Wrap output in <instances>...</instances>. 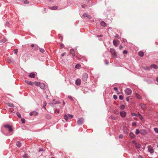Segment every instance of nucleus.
<instances>
[{
	"instance_id": "1",
	"label": "nucleus",
	"mask_w": 158,
	"mask_h": 158,
	"mask_svg": "<svg viewBox=\"0 0 158 158\" xmlns=\"http://www.w3.org/2000/svg\"><path fill=\"white\" fill-rule=\"evenodd\" d=\"M110 52L112 55V56L114 58L117 57L116 52L115 50L113 48H110Z\"/></svg>"
},
{
	"instance_id": "2",
	"label": "nucleus",
	"mask_w": 158,
	"mask_h": 158,
	"mask_svg": "<svg viewBox=\"0 0 158 158\" xmlns=\"http://www.w3.org/2000/svg\"><path fill=\"white\" fill-rule=\"evenodd\" d=\"M4 127L7 129L9 132H12L13 131V129L10 125L8 124H5L4 126Z\"/></svg>"
},
{
	"instance_id": "3",
	"label": "nucleus",
	"mask_w": 158,
	"mask_h": 158,
	"mask_svg": "<svg viewBox=\"0 0 158 158\" xmlns=\"http://www.w3.org/2000/svg\"><path fill=\"white\" fill-rule=\"evenodd\" d=\"M36 85L37 86H39L42 89H45V86L44 84L38 82L36 83Z\"/></svg>"
},
{
	"instance_id": "4",
	"label": "nucleus",
	"mask_w": 158,
	"mask_h": 158,
	"mask_svg": "<svg viewBox=\"0 0 158 158\" xmlns=\"http://www.w3.org/2000/svg\"><path fill=\"white\" fill-rule=\"evenodd\" d=\"M152 68H153L155 69H157L158 68V67L156 64H152L150 65V67H147V69L148 70H150Z\"/></svg>"
},
{
	"instance_id": "5",
	"label": "nucleus",
	"mask_w": 158,
	"mask_h": 158,
	"mask_svg": "<svg viewBox=\"0 0 158 158\" xmlns=\"http://www.w3.org/2000/svg\"><path fill=\"white\" fill-rule=\"evenodd\" d=\"M125 92L127 95H130L131 94L132 91L131 89L129 88H127L125 90Z\"/></svg>"
},
{
	"instance_id": "6",
	"label": "nucleus",
	"mask_w": 158,
	"mask_h": 158,
	"mask_svg": "<svg viewBox=\"0 0 158 158\" xmlns=\"http://www.w3.org/2000/svg\"><path fill=\"white\" fill-rule=\"evenodd\" d=\"M84 122V119L82 118H80L77 121V123L78 125H81Z\"/></svg>"
},
{
	"instance_id": "7",
	"label": "nucleus",
	"mask_w": 158,
	"mask_h": 158,
	"mask_svg": "<svg viewBox=\"0 0 158 158\" xmlns=\"http://www.w3.org/2000/svg\"><path fill=\"white\" fill-rule=\"evenodd\" d=\"M88 77V75L87 73H84L83 74L82 76V79L83 81H85L87 80Z\"/></svg>"
},
{
	"instance_id": "8",
	"label": "nucleus",
	"mask_w": 158,
	"mask_h": 158,
	"mask_svg": "<svg viewBox=\"0 0 158 158\" xmlns=\"http://www.w3.org/2000/svg\"><path fill=\"white\" fill-rule=\"evenodd\" d=\"M148 152L151 153H152L154 152V149L153 148L151 147V146H148Z\"/></svg>"
},
{
	"instance_id": "9",
	"label": "nucleus",
	"mask_w": 158,
	"mask_h": 158,
	"mask_svg": "<svg viewBox=\"0 0 158 158\" xmlns=\"http://www.w3.org/2000/svg\"><path fill=\"white\" fill-rule=\"evenodd\" d=\"M81 81L79 78H77L75 81V84L77 85H80L81 84Z\"/></svg>"
},
{
	"instance_id": "10",
	"label": "nucleus",
	"mask_w": 158,
	"mask_h": 158,
	"mask_svg": "<svg viewBox=\"0 0 158 158\" xmlns=\"http://www.w3.org/2000/svg\"><path fill=\"white\" fill-rule=\"evenodd\" d=\"M120 114L122 117L124 118L126 115V113L125 111H123L120 112Z\"/></svg>"
},
{
	"instance_id": "11",
	"label": "nucleus",
	"mask_w": 158,
	"mask_h": 158,
	"mask_svg": "<svg viewBox=\"0 0 158 158\" xmlns=\"http://www.w3.org/2000/svg\"><path fill=\"white\" fill-rule=\"evenodd\" d=\"M82 16L84 17H88L89 19H90L91 18V16L89 15L86 13H84L83 15Z\"/></svg>"
},
{
	"instance_id": "12",
	"label": "nucleus",
	"mask_w": 158,
	"mask_h": 158,
	"mask_svg": "<svg viewBox=\"0 0 158 158\" xmlns=\"http://www.w3.org/2000/svg\"><path fill=\"white\" fill-rule=\"evenodd\" d=\"M38 112L36 111L31 112L30 113V116H32L33 115H38Z\"/></svg>"
},
{
	"instance_id": "13",
	"label": "nucleus",
	"mask_w": 158,
	"mask_h": 158,
	"mask_svg": "<svg viewBox=\"0 0 158 158\" xmlns=\"http://www.w3.org/2000/svg\"><path fill=\"white\" fill-rule=\"evenodd\" d=\"M140 133L142 135H145L147 134L146 131L143 129H142L140 131Z\"/></svg>"
},
{
	"instance_id": "14",
	"label": "nucleus",
	"mask_w": 158,
	"mask_h": 158,
	"mask_svg": "<svg viewBox=\"0 0 158 158\" xmlns=\"http://www.w3.org/2000/svg\"><path fill=\"white\" fill-rule=\"evenodd\" d=\"M129 136L131 139H133L135 137V135L132 132H131L130 133Z\"/></svg>"
},
{
	"instance_id": "15",
	"label": "nucleus",
	"mask_w": 158,
	"mask_h": 158,
	"mask_svg": "<svg viewBox=\"0 0 158 158\" xmlns=\"http://www.w3.org/2000/svg\"><path fill=\"white\" fill-rule=\"evenodd\" d=\"M100 25L102 26L103 27H105L106 26V23L104 21L101 22L100 23Z\"/></svg>"
},
{
	"instance_id": "16",
	"label": "nucleus",
	"mask_w": 158,
	"mask_h": 158,
	"mask_svg": "<svg viewBox=\"0 0 158 158\" xmlns=\"http://www.w3.org/2000/svg\"><path fill=\"white\" fill-rule=\"evenodd\" d=\"M28 76L31 78H34L35 77V74L33 73H31L28 75Z\"/></svg>"
},
{
	"instance_id": "17",
	"label": "nucleus",
	"mask_w": 158,
	"mask_h": 158,
	"mask_svg": "<svg viewBox=\"0 0 158 158\" xmlns=\"http://www.w3.org/2000/svg\"><path fill=\"white\" fill-rule=\"evenodd\" d=\"M57 6H53L50 7H49V8L51 10H56L58 8Z\"/></svg>"
},
{
	"instance_id": "18",
	"label": "nucleus",
	"mask_w": 158,
	"mask_h": 158,
	"mask_svg": "<svg viewBox=\"0 0 158 158\" xmlns=\"http://www.w3.org/2000/svg\"><path fill=\"white\" fill-rule=\"evenodd\" d=\"M70 53L72 54V56H75V54L74 53V51L73 49H71L70 51Z\"/></svg>"
},
{
	"instance_id": "19",
	"label": "nucleus",
	"mask_w": 158,
	"mask_h": 158,
	"mask_svg": "<svg viewBox=\"0 0 158 158\" xmlns=\"http://www.w3.org/2000/svg\"><path fill=\"white\" fill-rule=\"evenodd\" d=\"M16 145L19 148H20L21 146V143L20 141H18L16 142Z\"/></svg>"
},
{
	"instance_id": "20",
	"label": "nucleus",
	"mask_w": 158,
	"mask_h": 158,
	"mask_svg": "<svg viewBox=\"0 0 158 158\" xmlns=\"http://www.w3.org/2000/svg\"><path fill=\"white\" fill-rule=\"evenodd\" d=\"M64 118L66 121H68L69 119L68 115L65 114L64 116Z\"/></svg>"
},
{
	"instance_id": "21",
	"label": "nucleus",
	"mask_w": 158,
	"mask_h": 158,
	"mask_svg": "<svg viewBox=\"0 0 158 158\" xmlns=\"http://www.w3.org/2000/svg\"><path fill=\"white\" fill-rule=\"evenodd\" d=\"M138 54L140 57H143L144 55V53L143 52L140 51L139 52Z\"/></svg>"
},
{
	"instance_id": "22",
	"label": "nucleus",
	"mask_w": 158,
	"mask_h": 158,
	"mask_svg": "<svg viewBox=\"0 0 158 158\" xmlns=\"http://www.w3.org/2000/svg\"><path fill=\"white\" fill-rule=\"evenodd\" d=\"M8 106L10 107H14V105L12 103H8Z\"/></svg>"
},
{
	"instance_id": "23",
	"label": "nucleus",
	"mask_w": 158,
	"mask_h": 158,
	"mask_svg": "<svg viewBox=\"0 0 158 158\" xmlns=\"http://www.w3.org/2000/svg\"><path fill=\"white\" fill-rule=\"evenodd\" d=\"M140 106L143 109H146V105L143 104H140Z\"/></svg>"
},
{
	"instance_id": "24",
	"label": "nucleus",
	"mask_w": 158,
	"mask_h": 158,
	"mask_svg": "<svg viewBox=\"0 0 158 158\" xmlns=\"http://www.w3.org/2000/svg\"><path fill=\"white\" fill-rule=\"evenodd\" d=\"M136 96L137 98L139 99H141V97L140 95L136 93Z\"/></svg>"
},
{
	"instance_id": "25",
	"label": "nucleus",
	"mask_w": 158,
	"mask_h": 158,
	"mask_svg": "<svg viewBox=\"0 0 158 158\" xmlns=\"http://www.w3.org/2000/svg\"><path fill=\"white\" fill-rule=\"evenodd\" d=\"M113 43L114 46H116L118 44L117 41L115 40H114L113 41Z\"/></svg>"
},
{
	"instance_id": "26",
	"label": "nucleus",
	"mask_w": 158,
	"mask_h": 158,
	"mask_svg": "<svg viewBox=\"0 0 158 158\" xmlns=\"http://www.w3.org/2000/svg\"><path fill=\"white\" fill-rule=\"evenodd\" d=\"M140 133V131L139 129H136L135 131V134L137 135H138Z\"/></svg>"
},
{
	"instance_id": "27",
	"label": "nucleus",
	"mask_w": 158,
	"mask_h": 158,
	"mask_svg": "<svg viewBox=\"0 0 158 158\" xmlns=\"http://www.w3.org/2000/svg\"><path fill=\"white\" fill-rule=\"evenodd\" d=\"M69 120H70L73 117V116L71 114H68Z\"/></svg>"
},
{
	"instance_id": "28",
	"label": "nucleus",
	"mask_w": 158,
	"mask_h": 158,
	"mask_svg": "<svg viewBox=\"0 0 158 158\" xmlns=\"http://www.w3.org/2000/svg\"><path fill=\"white\" fill-rule=\"evenodd\" d=\"M18 52V50L17 49H15L14 50V53L16 55L17 54Z\"/></svg>"
},
{
	"instance_id": "29",
	"label": "nucleus",
	"mask_w": 158,
	"mask_h": 158,
	"mask_svg": "<svg viewBox=\"0 0 158 158\" xmlns=\"http://www.w3.org/2000/svg\"><path fill=\"white\" fill-rule=\"evenodd\" d=\"M38 46L37 45H35L34 47V49L35 50H37L38 48Z\"/></svg>"
},
{
	"instance_id": "30",
	"label": "nucleus",
	"mask_w": 158,
	"mask_h": 158,
	"mask_svg": "<svg viewBox=\"0 0 158 158\" xmlns=\"http://www.w3.org/2000/svg\"><path fill=\"white\" fill-rule=\"evenodd\" d=\"M81 67V65L80 64H77L75 66V68H79Z\"/></svg>"
},
{
	"instance_id": "31",
	"label": "nucleus",
	"mask_w": 158,
	"mask_h": 158,
	"mask_svg": "<svg viewBox=\"0 0 158 158\" xmlns=\"http://www.w3.org/2000/svg\"><path fill=\"white\" fill-rule=\"evenodd\" d=\"M114 114H119L118 111L117 110H115L114 111Z\"/></svg>"
},
{
	"instance_id": "32",
	"label": "nucleus",
	"mask_w": 158,
	"mask_h": 158,
	"mask_svg": "<svg viewBox=\"0 0 158 158\" xmlns=\"http://www.w3.org/2000/svg\"><path fill=\"white\" fill-rule=\"evenodd\" d=\"M131 115L132 116H135L136 117H138L137 115L136 114L134 113H131Z\"/></svg>"
},
{
	"instance_id": "33",
	"label": "nucleus",
	"mask_w": 158,
	"mask_h": 158,
	"mask_svg": "<svg viewBox=\"0 0 158 158\" xmlns=\"http://www.w3.org/2000/svg\"><path fill=\"white\" fill-rule=\"evenodd\" d=\"M40 50L42 53H44L45 51L44 49L42 48H40Z\"/></svg>"
},
{
	"instance_id": "34",
	"label": "nucleus",
	"mask_w": 158,
	"mask_h": 158,
	"mask_svg": "<svg viewBox=\"0 0 158 158\" xmlns=\"http://www.w3.org/2000/svg\"><path fill=\"white\" fill-rule=\"evenodd\" d=\"M125 106L123 105H122L120 106V109L122 110H124L125 109Z\"/></svg>"
},
{
	"instance_id": "35",
	"label": "nucleus",
	"mask_w": 158,
	"mask_h": 158,
	"mask_svg": "<svg viewBox=\"0 0 158 158\" xmlns=\"http://www.w3.org/2000/svg\"><path fill=\"white\" fill-rule=\"evenodd\" d=\"M34 82L31 81H29V82H28V84L31 85H34Z\"/></svg>"
},
{
	"instance_id": "36",
	"label": "nucleus",
	"mask_w": 158,
	"mask_h": 158,
	"mask_svg": "<svg viewBox=\"0 0 158 158\" xmlns=\"http://www.w3.org/2000/svg\"><path fill=\"white\" fill-rule=\"evenodd\" d=\"M16 114H17V115L18 116V117L19 118H20L21 117V114H20V113L19 112H17V113Z\"/></svg>"
},
{
	"instance_id": "37",
	"label": "nucleus",
	"mask_w": 158,
	"mask_h": 158,
	"mask_svg": "<svg viewBox=\"0 0 158 158\" xmlns=\"http://www.w3.org/2000/svg\"><path fill=\"white\" fill-rule=\"evenodd\" d=\"M154 130L156 133H158V128H155Z\"/></svg>"
},
{
	"instance_id": "38",
	"label": "nucleus",
	"mask_w": 158,
	"mask_h": 158,
	"mask_svg": "<svg viewBox=\"0 0 158 158\" xmlns=\"http://www.w3.org/2000/svg\"><path fill=\"white\" fill-rule=\"evenodd\" d=\"M114 90L116 91L117 92H118V88L117 87H115L114 88Z\"/></svg>"
},
{
	"instance_id": "39",
	"label": "nucleus",
	"mask_w": 158,
	"mask_h": 158,
	"mask_svg": "<svg viewBox=\"0 0 158 158\" xmlns=\"http://www.w3.org/2000/svg\"><path fill=\"white\" fill-rule=\"evenodd\" d=\"M46 104H47V103H46V102H44V105H43V107L45 109H46L45 106L46 105Z\"/></svg>"
},
{
	"instance_id": "40",
	"label": "nucleus",
	"mask_w": 158,
	"mask_h": 158,
	"mask_svg": "<svg viewBox=\"0 0 158 158\" xmlns=\"http://www.w3.org/2000/svg\"><path fill=\"white\" fill-rule=\"evenodd\" d=\"M21 121L23 123H25V120L23 118H22L21 119Z\"/></svg>"
},
{
	"instance_id": "41",
	"label": "nucleus",
	"mask_w": 158,
	"mask_h": 158,
	"mask_svg": "<svg viewBox=\"0 0 158 158\" xmlns=\"http://www.w3.org/2000/svg\"><path fill=\"white\" fill-rule=\"evenodd\" d=\"M44 151V149L43 148H40L39 150V152H40Z\"/></svg>"
},
{
	"instance_id": "42",
	"label": "nucleus",
	"mask_w": 158,
	"mask_h": 158,
	"mask_svg": "<svg viewBox=\"0 0 158 158\" xmlns=\"http://www.w3.org/2000/svg\"><path fill=\"white\" fill-rule=\"evenodd\" d=\"M113 97L114 99L115 100H116L117 98V97L116 95H114Z\"/></svg>"
},
{
	"instance_id": "43",
	"label": "nucleus",
	"mask_w": 158,
	"mask_h": 158,
	"mask_svg": "<svg viewBox=\"0 0 158 158\" xmlns=\"http://www.w3.org/2000/svg\"><path fill=\"white\" fill-rule=\"evenodd\" d=\"M68 98L69 99H70L72 101L73 100V98H72V97L71 96H68Z\"/></svg>"
},
{
	"instance_id": "44",
	"label": "nucleus",
	"mask_w": 158,
	"mask_h": 158,
	"mask_svg": "<svg viewBox=\"0 0 158 158\" xmlns=\"http://www.w3.org/2000/svg\"><path fill=\"white\" fill-rule=\"evenodd\" d=\"M132 125L133 126H135L136 125V122H133L132 123Z\"/></svg>"
},
{
	"instance_id": "45",
	"label": "nucleus",
	"mask_w": 158,
	"mask_h": 158,
	"mask_svg": "<svg viewBox=\"0 0 158 158\" xmlns=\"http://www.w3.org/2000/svg\"><path fill=\"white\" fill-rule=\"evenodd\" d=\"M119 99L120 100H122L123 99V97L122 95H119Z\"/></svg>"
},
{
	"instance_id": "46",
	"label": "nucleus",
	"mask_w": 158,
	"mask_h": 158,
	"mask_svg": "<svg viewBox=\"0 0 158 158\" xmlns=\"http://www.w3.org/2000/svg\"><path fill=\"white\" fill-rule=\"evenodd\" d=\"M123 53L124 54H127V52L126 50H124L123 51Z\"/></svg>"
},
{
	"instance_id": "47",
	"label": "nucleus",
	"mask_w": 158,
	"mask_h": 158,
	"mask_svg": "<svg viewBox=\"0 0 158 158\" xmlns=\"http://www.w3.org/2000/svg\"><path fill=\"white\" fill-rule=\"evenodd\" d=\"M105 62L106 65H108L109 64V61L107 60H105Z\"/></svg>"
},
{
	"instance_id": "48",
	"label": "nucleus",
	"mask_w": 158,
	"mask_h": 158,
	"mask_svg": "<svg viewBox=\"0 0 158 158\" xmlns=\"http://www.w3.org/2000/svg\"><path fill=\"white\" fill-rule=\"evenodd\" d=\"M123 135H120L119 136V138L120 139H122L123 138Z\"/></svg>"
},
{
	"instance_id": "49",
	"label": "nucleus",
	"mask_w": 158,
	"mask_h": 158,
	"mask_svg": "<svg viewBox=\"0 0 158 158\" xmlns=\"http://www.w3.org/2000/svg\"><path fill=\"white\" fill-rule=\"evenodd\" d=\"M115 37L119 38V36L118 34H116L115 36Z\"/></svg>"
},
{
	"instance_id": "50",
	"label": "nucleus",
	"mask_w": 158,
	"mask_h": 158,
	"mask_svg": "<svg viewBox=\"0 0 158 158\" xmlns=\"http://www.w3.org/2000/svg\"><path fill=\"white\" fill-rule=\"evenodd\" d=\"M24 2L25 4H28L29 3V2L28 0H25L24 1Z\"/></svg>"
},
{
	"instance_id": "51",
	"label": "nucleus",
	"mask_w": 158,
	"mask_h": 158,
	"mask_svg": "<svg viewBox=\"0 0 158 158\" xmlns=\"http://www.w3.org/2000/svg\"><path fill=\"white\" fill-rule=\"evenodd\" d=\"M55 112H57V113H59V111L57 110V109H56L55 110Z\"/></svg>"
},
{
	"instance_id": "52",
	"label": "nucleus",
	"mask_w": 158,
	"mask_h": 158,
	"mask_svg": "<svg viewBox=\"0 0 158 158\" xmlns=\"http://www.w3.org/2000/svg\"><path fill=\"white\" fill-rule=\"evenodd\" d=\"M139 118L141 119H142L143 118L142 116L140 114H139Z\"/></svg>"
},
{
	"instance_id": "53",
	"label": "nucleus",
	"mask_w": 158,
	"mask_h": 158,
	"mask_svg": "<svg viewBox=\"0 0 158 158\" xmlns=\"http://www.w3.org/2000/svg\"><path fill=\"white\" fill-rule=\"evenodd\" d=\"M111 118L112 119H113V120H115V119H116V118L115 117L112 116L111 117Z\"/></svg>"
},
{
	"instance_id": "54",
	"label": "nucleus",
	"mask_w": 158,
	"mask_h": 158,
	"mask_svg": "<svg viewBox=\"0 0 158 158\" xmlns=\"http://www.w3.org/2000/svg\"><path fill=\"white\" fill-rule=\"evenodd\" d=\"M9 23L8 22H7L6 23V25L8 27H9Z\"/></svg>"
},
{
	"instance_id": "55",
	"label": "nucleus",
	"mask_w": 158,
	"mask_h": 158,
	"mask_svg": "<svg viewBox=\"0 0 158 158\" xmlns=\"http://www.w3.org/2000/svg\"><path fill=\"white\" fill-rule=\"evenodd\" d=\"M102 35H98L97 36V37H102Z\"/></svg>"
},
{
	"instance_id": "56",
	"label": "nucleus",
	"mask_w": 158,
	"mask_h": 158,
	"mask_svg": "<svg viewBox=\"0 0 158 158\" xmlns=\"http://www.w3.org/2000/svg\"><path fill=\"white\" fill-rule=\"evenodd\" d=\"M126 100L127 102H129V98L128 97H127L126 98Z\"/></svg>"
},
{
	"instance_id": "57",
	"label": "nucleus",
	"mask_w": 158,
	"mask_h": 158,
	"mask_svg": "<svg viewBox=\"0 0 158 158\" xmlns=\"http://www.w3.org/2000/svg\"><path fill=\"white\" fill-rule=\"evenodd\" d=\"M156 81L157 82V83H156V84L158 85V77H157L156 78Z\"/></svg>"
},
{
	"instance_id": "58",
	"label": "nucleus",
	"mask_w": 158,
	"mask_h": 158,
	"mask_svg": "<svg viewBox=\"0 0 158 158\" xmlns=\"http://www.w3.org/2000/svg\"><path fill=\"white\" fill-rule=\"evenodd\" d=\"M60 46H61V47H62V48H63L64 47V44H62V43L60 44Z\"/></svg>"
},
{
	"instance_id": "59",
	"label": "nucleus",
	"mask_w": 158,
	"mask_h": 158,
	"mask_svg": "<svg viewBox=\"0 0 158 158\" xmlns=\"http://www.w3.org/2000/svg\"><path fill=\"white\" fill-rule=\"evenodd\" d=\"M85 6L86 5L85 4H83L81 5V7L83 8H85Z\"/></svg>"
},
{
	"instance_id": "60",
	"label": "nucleus",
	"mask_w": 158,
	"mask_h": 158,
	"mask_svg": "<svg viewBox=\"0 0 158 158\" xmlns=\"http://www.w3.org/2000/svg\"><path fill=\"white\" fill-rule=\"evenodd\" d=\"M122 48H123V47L121 45H120L119 47V49L121 50V49Z\"/></svg>"
},
{
	"instance_id": "61",
	"label": "nucleus",
	"mask_w": 158,
	"mask_h": 158,
	"mask_svg": "<svg viewBox=\"0 0 158 158\" xmlns=\"http://www.w3.org/2000/svg\"><path fill=\"white\" fill-rule=\"evenodd\" d=\"M65 54H66L65 52H64V53H63L62 54H61V55L62 56H63Z\"/></svg>"
},
{
	"instance_id": "62",
	"label": "nucleus",
	"mask_w": 158,
	"mask_h": 158,
	"mask_svg": "<svg viewBox=\"0 0 158 158\" xmlns=\"http://www.w3.org/2000/svg\"><path fill=\"white\" fill-rule=\"evenodd\" d=\"M35 46V45H34V44H32L31 45V47H32V48L34 47V46Z\"/></svg>"
},
{
	"instance_id": "63",
	"label": "nucleus",
	"mask_w": 158,
	"mask_h": 158,
	"mask_svg": "<svg viewBox=\"0 0 158 158\" xmlns=\"http://www.w3.org/2000/svg\"><path fill=\"white\" fill-rule=\"evenodd\" d=\"M6 41V39H3L2 40V41L4 43Z\"/></svg>"
},
{
	"instance_id": "64",
	"label": "nucleus",
	"mask_w": 158,
	"mask_h": 158,
	"mask_svg": "<svg viewBox=\"0 0 158 158\" xmlns=\"http://www.w3.org/2000/svg\"><path fill=\"white\" fill-rule=\"evenodd\" d=\"M138 158H143V157L139 155L138 156Z\"/></svg>"
}]
</instances>
